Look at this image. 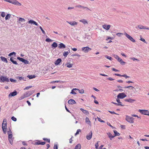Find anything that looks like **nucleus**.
<instances>
[{
	"label": "nucleus",
	"instance_id": "nucleus-1",
	"mask_svg": "<svg viewBox=\"0 0 149 149\" xmlns=\"http://www.w3.org/2000/svg\"><path fill=\"white\" fill-rule=\"evenodd\" d=\"M7 123L6 119H3V122L2 124V128L3 132L4 134H6V130L7 127Z\"/></svg>",
	"mask_w": 149,
	"mask_h": 149
},
{
	"label": "nucleus",
	"instance_id": "nucleus-2",
	"mask_svg": "<svg viewBox=\"0 0 149 149\" xmlns=\"http://www.w3.org/2000/svg\"><path fill=\"white\" fill-rule=\"evenodd\" d=\"M134 118L132 117L129 116L127 115L126 116L125 118L126 120L128 122L130 123H133L134 122Z\"/></svg>",
	"mask_w": 149,
	"mask_h": 149
},
{
	"label": "nucleus",
	"instance_id": "nucleus-3",
	"mask_svg": "<svg viewBox=\"0 0 149 149\" xmlns=\"http://www.w3.org/2000/svg\"><path fill=\"white\" fill-rule=\"evenodd\" d=\"M124 35L130 41L132 42H135L136 41L131 36H130L126 32H125L124 33Z\"/></svg>",
	"mask_w": 149,
	"mask_h": 149
},
{
	"label": "nucleus",
	"instance_id": "nucleus-4",
	"mask_svg": "<svg viewBox=\"0 0 149 149\" xmlns=\"http://www.w3.org/2000/svg\"><path fill=\"white\" fill-rule=\"evenodd\" d=\"M139 111L142 114L149 116V111L146 110H139Z\"/></svg>",
	"mask_w": 149,
	"mask_h": 149
},
{
	"label": "nucleus",
	"instance_id": "nucleus-5",
	"mask_svg": "<svg viewBox=\"0 0 149 149\" xmlns=\"http://www.w3.org/2000/svg\"><path fill=\"white\" fill-rule=\"evenodd\" d=\"M92 49L88 47H83L81 48V50L85 53H88L89 51L91 50Z\"/></svg>",
	"mask_w": 149,
	"mask_h": 149
},
{
	"label": "nucleus",
	"instance_id": "nucleus-6",
	"mask_svg": "<svg viewBox=\"0 0 149 149\" xmlns=\"http://www.w3.org/2000/svg\"><path fill=\"white\" fill-rule=\"evenodd\" d=\"M17 58L19 60L22 62L23 63H24L25 64H29L30 63V62L29 61L25 60L22 58L17 57Z\"/></svg>",
	"mask_w": 149,
	"mask_h": 149
},
{
	"label": "nucleus",
	"instance_id": "nucleus-7",
	"mask_svg": "<svg viewBox=\"0 0 149 149\" xmlns=\"http://www.w3.org/2000/svg\"><path fill=\"white\" fill-rule=\"evenodd\" d=\"M0 79L1 81L2 82H4L5 81L8 82L9 81V79L6 77L1 76L0 77Z\"/></svg>",
	"mask_w": 149,
	"mask_h": 149
},
{
	"label": "nucleus",
	"instance_id": "nucleus-8",
	"mask_svg": "<svg viewBox=\"0 0 149 149\" xmlns=\"http://www.w3.org/2000/svg\"><path fill=\"white\" fill-rule=\"evenodd\" d=\"M126 95L124 93H119L117 95L118 98L123 99L126 97Z\"/></svg>",
	"mask_w": 149,
	"mask_h": 149
},
{
	"label": "nucleus",
	"instance_id": "nucleus-9",
	"mask_svg": "<svg viewBox=\"0 0 149 149\" xmlns=\"http://www.w3.org/2000/svg\"><path fill=\"white\" fill-rule=\"evenodd\" d=\"M34 91L32 90L26 92L24 94L25 97H27L28 96H29L31 95L33 93H34Z\"/></svg>",
	"mask_w": 149,
	"mask_h": 149
},
{
	"label": "nucleus",
	"instance_id": "nucleus-10",
	"mask_svg": "<svg viewBox=\"0 0 149 149\" xmlns=\"http://www.w3.org/2000/svg\"><path fill=\"white\" fill-rule=\"evenodd\" d=\"M11 3L17 6H20L21 4L16 0H12Z\"/></svg>",
	"mask_w": 149,
	"mask_h": 149
},
{
	"label": "nucleus",
	"instance_id": "nucleus-11",
	"mask_svg": "<svg viewBox=\"0 0 149 149\" xmlns=\"http://www.w3.org/2000/svg\"><path fill=\"white\" fill-rule=\"evenodd\" d=\"M17 92L15 91L13 92L10 93L8 95L9 97H10L12 96H14L17 94Z\"/></svg>",
	"mask_w": 149,
	"mask_h": 149
},
{
	"label": "nucleus",
	"instance_id": "nucleus-12",
	"mask_svg": "<svg viewBox=\"0 0 149 149\" xmlns=\"http://www.w3.org/2000/svg\"><path fill=\"white\" fill-rule=\"evenodd\" d=\"M92 131H91L89 132L88 134L86 136V139L88 140H90L92 138Z\"/></svg>",
	"mask_w": 149,
	"mask_h": 149
},
{
	"label": "nucleus",
	"instance_id": "nucleus-13",
	"mask_svg": "<svg viewBox=\"0 0 149 149\" xmlns=\"http://www.w3.org/2000/svg\"><path fill=\"white\" fill-rule=\"evenodd\" d=\"M28 22L29 24H33L37 26L38 25V24L36 22L32 20H30Z\"/></svg>",
	"mask_w": 149,
	"mask_h": 149
},
{
	"label": "nucleus",
	"instance_id": "nucleus-14",
	"mask_svg": "<svg viewBox=\"0 0 149 149\" xmlns=\"http://www.w3.org/2000/svg\"><path fill=\"white\" fill-rule=\"evenodd\" d=\"M138 27L140 29H146L149 30V28L147 27L146 26H143L141 25H139L138 26Z\"/></svg>",
	"mask_w": 149,
	"mask_h": 149
},
{
	"label": "nucleus",
	"instance_id": "nucleus-15",
	"mask_svg": "<svg viewBox=\"0 0 149 149\" xmlns=\"http://www.w3.org/2000/svg\"><path fill=\"white\" fill-rule=\"evenodd\" d=\"M67 22L70 24V25L72 26H74L75 25H77V23L75 21L72 22H68L67 21Z\"/></svg>",
	"mask_w": 149,
	"mask_h": 149
},
{
	"label": "nucleus",
	"instance_id": "nucleus-16",
	"mask_svg": "<svg viewBox=\"0 0 149 149\" xmlns=\"http://www.w3.org/2000/svg\"><path fill=\"white\" fill-rule=\"evenodd\" d=\"M110 26H111L110 25L104 24L102 25V27L106 30H108Z\"/></svg>",
	"mask_w": 149,
	"mask_h": 149
},
{
	"label": "nucleus",
	"instance_id": "nucleus-17",
	"mask_svg": "<svg viewBox=\"0 0 149 149\" xmlns=\"http://www.w3.org/2000/svg\"><path fill=\"white\" fill-rule=\"evenodd\" d=\"M25 19H24L22 17H19L17 22L18 23L21 24L22 22H25Z\"/></svg>",
	"mask_w": 149,
	"mask_h": 149
},
{
	"label": "nucleus",
	"instance_id": "nucleus-18",
	"mask_svg": "<svg viewBox=\"0 0 149 149\" xmlns=\"http://www.w3.org/2000/svg\"><path fill=\"white\" fill-rule=\"evenodd\" d=\"M68 103L69 104H72L76 103L75 101L72 99H71L68 101Z\"/></svg>",
	"mask_w": 149,
	"mask_h": 149
},
{
	"label": "nucleus",
	"instance_id": "nucleus-19",
	"mask_svg": "<svg viewBox=\"0 0 149 149\" xmlns=\"http://www.w3.org/2000/svg\"><path fill=\"white\" fill-rule=\"evenodd\" d=\"M117 60L119 62H120V64L122 65H125L126 63L125 62L123 61L120 58H119Z\"/></svg>",
	"mask_w": 149,
	"mask_h": 149
},
{
	"label": "nucleus",
	"instance_id": "nucleus-20",
	"mask_svg": "<svg viewBox=\"0 0 149 149\" xmlns=\"http://www.w3.org/2000/svg\"><path fill=\"white\" fill-rule=\"evenodd\" d=\"M85 122L86 123L91 126V122L90 121L89 118L87 117L86 118Z\"/></svg>",
	"mask_w": 149,
	"mask_h": 149
},
{
	"label": "nucleus",
	"instance_id": "nucleus-21",
	"mask_svg": "<svg viewBox=\"0 0 149 149\" xmlns=\"http://www.w3.org/2000/svg\"><path fill=\"white\" fill-rule=\"evenodd\" d=\"M62 60L61 58H58V59L55 62V64L56 65H58L59 63Z\"/></svg>",
	"mask_w": 149,
	"mask_h": 149
},
{
	"label": "nucleus",
	"instance_id": "nucleus-22",
	"mask_svg": "<svg viewBox=\"0 0 149 149\" xmlns=\"http://www.w3.org/2000/svg\"><path fill=\"white\" fill-rule=\"evenodd\" d=\"M125 101L129 102L132 103L135 101V100L132 99L131 98L126 99L125 100Z\"/></svg>",
	"mask_w": 149,
	"mask_h": 149
},
{
	"label": "nucleus",
	"instance_id": "nucleus-23",
	"mask_svg": "<svg viewBox=\"0 0 149 149\" xmlns=\"http://www.w3.org/2000/svg\"><path fill=\"white\" fill-rule=\"evenodd\" d=\"M80 110L83 112V113L85 114H89V112L86 110H84L82 108H81Z\"/></svg>",
	"mask_w": 149,
	"mask_h": 149
},
{
	"label": "nucleus",
	"instance_id": "nucleus-24",
	"mask_svg": "<svg viewBox=\"0 0 149 149\" xmlns=\"http://www.w3.org/2000/svg\"><path fill=\"white\" fill-rule=\"evenodd\" d=\"M58 47L60 48H64L65 47V46L63 43H61L59 44Z\"/></svg>",
	"mask_w": 149,
	"mask_h": 149
},
{
	"label": "nucleus",
	"instance_id": "nucleus-25",
	"mask_svg": "<svg viewBox=\"0 0 149 149\" xmlns=\"http://www.w3.org/2000/svg\"><path fill=\"white\" fill-rule=\"evenodd\" d=\"M79 22L83 23L84 24H88V22L85 19H82L79 20Z\"/></svg>",
	"mask_w": 149,
	"mask_h": 149
},
{
	"label": "nucleus",
	"instance_id": "nucleus-26",
	"mask_svg": "<svg viewBox=\"0 0 149 149\" xmlns=\"http://www.w3.org/2000/svg\"><path fill=\"white\" fill-rule=\"evenodd\" d=\"M0 58L2 61L5 62L6 63H7L8 62V61L7 59L5 57L3 56H1L0 57Z\"/></svg>",
	"mask_w": 149,
	"mask_h": 149
},
{
	"label": "nucleus",
	"instance_id": "nucleus-27",
	"mask_svg": "<svg viewBox=\"0 0 149 149\" xmlns=\"http://www.w3.org/2000/svg\"><path fill=\"white\" fill-rule=\"evenodd\" d=\"M107 134L109 137V138L111 140L112 138H114V136L112 135L110 132L107 133Z\"/></svg>",
	"mask_w": 149,
	"mask_h": 149
},
{
	"label": "nucleus",
	"instance_id": "nucleus-28",
	"mask_svg": "<svg viewBox=\"0 0 149 149\" xmlns=\"http://www.w3.org/2000/svg\"><path fill=\"white\" fill-rule=\"evenodd\" d=\"M58 46L56 42H54L52 45V47L56 48Z\"/></svg>",
	"mask_w": 149,
	"mask_h": 149
},
{
	"label": "nucleus",
	"instance_id": "nucleus-29",
	"mask_svg": "<svg viewBox=\"0 0 149 149\" xmlns=\"http://www.w3.org/2000/svg\"><path fill=\"white\" fill-rule=\"evenodd\" d=\"M11 15L10 14H7L5 18V20H7L10 19L11 17Z\"/></svg>",
	"mask_w": 149,
	"mask_h": 149
},
{
	"label": "nucleus",
	"instance_id": "nucleus-30",
	"mask_svg": "<svg viewBox=\"0 0 149 149\" xmlns=\"http://www.w3.org/2000/svg\"><path fill=\"white\" fill-rule=\"evenodd\" d=\"M81 145L80 144H77L75 147L74 149H81Z\"/></svg>",
	"mask_w": 149,
	"mask_h": 149
},
{
	"label": "nucleus",
	"instance_id": "nucleus-31",
	"mask_svg": "<svg viewBox=\"0 0 149 149\" xmlns=\"http://www.w3.org/2000/svg\"><path fill=\"white\" fill-rule=\"evenodd\" d=\"M10 61H11V62H12L14 64H16V65H17L18 64L17 63V62L15 61H14L13 58L12 57H11L10 58Z\"/></svg>",
	"mask_w": 149,
	"mask_h": 149
},
{
	"label": "nucleus",
	"instance_id": "nucleus-32",
	"mask_svg": "<svg viewBox=\"0 0 149 149\" xmlns=\"http://www.w3.org/2000/svg\"><path fill=\"white\" fill-rule=\"evenodd\" d=\"M36 77V76L34 75H28L27 76V77L29 78V79H32L33 78H35Z\"/></svg>",
	"mask_w": 149,
	"mask_h": 149
},
{
	"label": "nucleus",
	"instance_id": "nucleus-33",
	"mask_svg": "<svg viewBox=\"0 0 149 149\" xmlns=\"http://www.w3.org/2000/svg\"><path fill=\"white\" fill-rule=\"evenodd\" d=\"M69 52H65L63 54V56L65 57H66L69 54V53H70V50H69Z\"/></svg>",
	"mask_w": 149,
	"mask_h": 149
},
{
	"label": "nucleus",
	"instance_id": "nucleus-34",
	"mask_svg": "<svg viewBox=\"0 0 149 149\" xmlns=\"http://www.w3.org/2000/svg\"><path fill=\"white\" fill-rule=\"evenodd\" d=\"M113 132L115 134V135L114 136V137L116 136H119L120 135V133L118 132L116 130H114Z\"/></svg>",
	"mask_w": 149,
	"mask_h": 149
},
{
	"label": "nucleus",
	"instance_id": "nucleus-35",
	"mask_svg": "<svg viewBox=\"0 0 149 149\" xmlns=\"http://www.w3.org/2000/svg\"><path fill=\"white\" fill-rule=\"evenodd\" d=\"M77 90V88H73V89H72L71 91V92H70L71 94H73L74 95H75L76 94V92H75L74 91V90Z\"/></svg>",
	"mask_w": 149,
	"mask_h": 149
},
{
	"label": "nucleus",
	"instance_id": "nucleus-36",
	"mask_svg": "<svg viewBox=\"0 0 149 149\" xmlns=\"http://www.w3.org/2000/svg\"><path fill=\"white\" fill-rule=\"evenodd\" d=\"M53 40L49 38H47L45 39V41L47 42H50L53 41Z\"/></svg>",
	"mask_w": 149,
	"mask_h": 149
},
{
	"label": "nucleus",
	"instance_id": "nucleus-37",
	"mask_svg": "<svg viewBox=\"0 0 149 149\" xmlns=\"http://www.w3.org/2000/svg\"><path fill=\"white\" fill-rule=\"evenodd\" d=\"M66 65H67V67L68 68H71L72 66V64H71L67 63V64H66Z\"/></svg>",
	"mask_w": 149,
	"mask_h": 149
},
{
	"label": "nucleus",
	"instance_id": "nucleus-38",
	"mask_svg": "<svg viewBox=\"0 0 149 149\" xmlns=\"http://www.w3.org/2000/svg\"><path fill=\"white\" fill-rule=\"evenodd\" d=\"M99 141H98L97 143L95 144V146L96 149H98V147L99 146Z\"/></svg>",
	"mask_w": 149,
	"mask_h": 149
},
{
	"label": "nucleus",
	"instance_id": "nucleus-39",
	"mask_svg": "<svg viewBox=\"0 0 149 149\" xmlns=\"http://www.w3.org/2000/svg\"><path fill=\"white\" fill-rule=\"evenodd\" d=\"M14 55L15 56L16 55V53L15 52H11V53H10L8 56H11L12 55Z\"/></svg>",
	"mask_w": 149,
	"mask_h": 149
},
{
	"label": "nucleus",
	"instance_id": "nucleus-40",
	"mask_svg": "<svg viewBox=\"0 0 149 149\" xmlns=\"http://www.w3.org/2000/svg\"><path fill=\"white\" fill-rule=\"evenodd\" d=\"M6 15V14L5 12H1V16L2 17H4Z\"/></svg>",
	"mask_w": 149,
	"mask_h": 149
},
{
	"label": "nucleus",
	"instance_id": "nucleus-41",
	"mask_svg": "<svg viewBox=\"0 0 149 149\" xmlns=\"http://www.w3.org/2000/svg\"><path fill=\"white\" fill-rule=\"evenodd\" d=\"M105 57L109 59L110 60H111L112 59V58L111 57L107 55H105Z\"/></svg>",
	"mask_w": 149,
	"mask_h": 149
},
{
	"label": "nucleus",
	"instance_id": "nucleus-42",
	"mask_svg": "<svg viewBox=\"0 0 149 149\" xmlns=\"http://www.w3.org/2000/svg\"><path fill=\"white\" fill-rule=\"evenodd\" d=\"M77 90L78 91H79V92L81 94H82L84 93V90L83 89H81V90H79V89H77Z\"/></svg>",
	"mask_w": 149,
	"mask_h": 149
},
{
	"label": "nucleus",
	"instance_id": "nucleus-43",
	"mask_svg": "<svg viewBox=\"0 0 149 149\" xmlns=\"http://www.w3.org/2000/svg\"><path fill=\"white\" fill-rule=\"evenodd\" d=\"M130 59L133 60L134 61L136 60V61H139V59H136V58H134V57L130 58Z\"/></svg>",
	"mask_w": 149,
	"mask_h": 149
},
{
	"label": "nucleus",
	"instance_id": "nucleus-44",
	"mask_svg": "<svg viewBox=\"0 0 149 149\" xmlns=\"http://www.w3.org/2000/svg\"><path fill=\"white\" fill-rule=\"evenodd\" d=\"M39 28H40V29H41V30L42 31V33L44 34H45V31L43 30V29H42V27L41 26H40L39 27Z\"/></svg>",
	"mask_w": 149,
	"mask_h": 149
},
{
	"label": "nucleus",
	"instance_id": "nucleus-45",
	"mask_svg": "<svg viewBox=\"0 0 149 149\" xmlns=\"http://www.w3.org/2000/svg\"><path fill=\"white\" fill-rule=\"evenodd\" d=\"M43 139L44 140V141H47V142L49 143H50V140L49 139H48L47 138H43Z\"/></svg>",
	"mask_w": 149,
	"mask_h": 149
},
{
	"label": "nucleus",
	"instance_id": "nucleus-46",
	"mask_svg": "<svg viewBox=\"0 0 149 149\" xmlns=\"http://www.w3.org/2000/svg\"><path fill=\"white\" fill-rule=\"evenodd\" d=\"M41 141H40L38 140L37 142L35 143V145H40Z\"/></svg>",
	"mask_w": 149,
	"mask_h": 149
},
{
	"label": "nucleus",
	"instance_id": "nucleus-47",
	"mask_svg": "<svg viewBox=\"0 0 149 149\" xmlns=\"http://www.w3.org/2000/svg\"><path fill=\"white\" fill-rule=\"evenodd\" d=\"M11 119L14 121H16L17 120V118L14 116H13L11 117Z\"/></svg>",
	"mask_w": 149,
	"mask_h": 149
},
{
	"label": "nucleus",
	"instance_id": "nucleus-48",
	"mask_svg": "<svg viewBox=\"0 0 149 149\" xmlns=\"http://www.w3.org/2000/svg\"><path fill=\"white\" fill-rule=\"evenodd\" d=\"M81 131V130L80 129H78L77 130L76 133L75 134V135H76L79 134V132Z\"/></svg>",
	"mask_w": 149,
	"mask_h": 149
},
{
	"label": "nucleus",
	"instance_id": "nucleus-49",
	"mask_svg": "<svg viewBox=\"0 0 149 149\" xmlns=\"http://www.w3.org/2000/svg\"><path fill=\"white\" fill-rule=\"evenodd\" d=\"M9 130H8V131H7V134L8 135H9L10 134H12V132L10 129V128L9 129Z\"/></svg>",
	"mask_w": 149,
	"mask_h": 149
},
{
	"label": "nucleus",
	"instance_id": "nucleus-50",
	"mask_svg": "<svg viewBox=\"0 0 149 149\" xmlns=\"http://www.w3.org/2000/svg\"><path fill=\"white\" fill-rule=\"evenodd\" d=\"M116 35L117 36L120 37V36H121V35H123V33H116Z\"/></svg>",
	"mask_w": 149,
	"mask_h": 149
},
{
	"label": "nucleus",
	"instance_id": "nucleus-51",
	"mask_svg": "<svg viewBox=\"0 0 149 149\" xmlns=\"http://www.w3.org/2000/svg\"><path fill=\"white\" fill-rule=\"evenodd\" d=\"M98 118V120L99 121H100L101 122H102V123H104L105 122V121H104L102 120L100 118Z\"/></svg>",
	"mask_w": 149,
	"mask_h": 149
},
{
	"label": "nucleus",
	"instance_id": "nucleus-52",
	"mask_svg": "<svg viewBox=\"0 0 149 149\" xmlns=\"http://www.w3.org/2000/svg\"><path fill=\"white\" fill-rule=\"evenodd\" d=\"M107 124L108 125H109V126H110V127H111L113 129L114 128V127H113L112 126L110 123L109 122H107Z\"/></svg>",
	"mask_w": 149,
	"mask_h": 149
},
{
	"label": "nucleus",
	"instance_id": "nucleus-53",
	"mask_svg": "<svg viewBox=\"0 0 149 149\" xmlns=\"http://www.w3.org/2000/svg\"><path fill=\"white\" fill-rule=\"evenodd\" d=\"M12 134H10L9 135H8V139H11L12 137Z\"/></svg>",
	"mask_w": 149,
	"mask_h": 149
},
{
	"label": "nucleus",
	"instance_id": "nucleus-54",
	"mask_svg": "<svg viewBox=\"0 0 149 149\" xmlns=\"http://www.w3.org/2000/svg\"><path fill=\"white\" fill-rule=\"evenodd\" d=\"M75 7H77V8H84L83 6H82L80 5L76 6H75Z\"/></svg>",
	"mask_w": 149,
	"mask_h": 149
},
{
	"label": "nucleus",
	"instance_id": "nucleus-55",
	"mask_svg": "<svg viewBox=\"0 0 149 149\" xmlns=\"http://www.w3.org/2000/svg\"><path fill=\"white\" fill-rule=\"evenodd\" d=\"M58 146L57 145L55 144L54 147V149H58Z\"/></svg>",
	"mask_w": 149,
	"mask_h": 149
},
{
	"label": "nucleus",
	"instance_id": "nucleus-56",
	"mask_svg": "<svg viewBox=\"0 0 149 149\" xmlns=\"http://www.w3.org/2000/svg\"><path fill=\"white\" fill-rule=\"evenodd\" d=\"M114 57L116 59H117V60L119 58L118 56L116 55H114Z\"/></svg>",
	"mask_w": 149,
	"mask_h": 149
},
{
	"label": "nucleus",
	"instance_id": "nucleus-57",
	"mask_svg": "<svg viewBox=\"0 0 149 149\" xmlns=\"http://www.w3.org/2000/svg\"><path fill=\"white\" fill-rule=\"evenodd\" d=\"M10 81L12 82H15L16 81V80H14V79H12V78H10Z\"/></svg>",
	"mask_w": 149,
	"mask_h": 149
},
{
	"label": "nucleus",
	"instance_id": "nucleus-58",
	"mask_svg": "<svg viewBox=\"0 0 149 149\" xmlns=\"http://www.w3.org/2000/svg\"><path fill=\"white\" fill-rule=\"evenodd\" d=\"M140 40H141V41L144 42V43H146V41H145V40L144 39L142 38H141V39H140Z\"/></svg>",
	"mask_w": 149,
	"mask_h": 149
},
{
	"label": "nucleus",
	"instance_id": "nucleus-59",
	"mask_svg": "<svg viewBox=\"0 0 149 149\" xmlns=\"http://www.w3.org/2000/svg\"><path fill=\"white\" fill-rule=\"evenodd\" d=\"M125 87L126 88H129L130 87V88H131V89L132 90H133V89L134 88V87H133V86H131Z\"/></svg>",
	"mask_w": 149,
	"mask_h": 149
},
{
	"label": "nucleus",
	"instance_id": "nucleus-60",
	"mask_svg": "<svg viewBox=\"0 0 149 149\" xmlns=\"http://www.w3.org/2000/svg\"><path fill=\"white\" fill-rule=\"evenodd\" d=\"M109 111V112L110 113H111L112 114H116L118 115V114L116 113L114 111Z\"/></svg>",
	"mask_w": 149,
	"mask_h": 149
},
{
	"label": "nucleus",
	"instance_id": "nucleus-61",
	"mask_svg": "<svg viewBox=\"0 0 149 149\" xmlns=\"http://www.w3.org/2000/svg\"><path fill=\"white\" fill-rule=\"evenodd\" d=\"M10 143L11 144H12L13 143V140L12 139H8Z\"/></svg>",
	"mask_w": 149,
	"mask_h": 149
},
{
	"label": "nucleus",
	"instance_id": "nucleus-62",
	"mask_svg": "<svg viewBox=\"0 0 149 149\" xmlns=\"http://www.w3.org/2000/svg\"><path fill=\"white\" fill-rule=\"evenodd\" d=\"M72 56H77L78 57H80V55H79L78 54H73L72 55Z\"/></svg>",
	"mask_w": 149,
	"mask_h": 149
},
{
	"label": "nucleus",
	"instance_id": "nucleus-63",
	"mask_svg": "<svg viewBox=\"0 0 149 149\" xmlns=\"http://www.w3.org/2000/svg\"><path fill=\"white\" fill-rule=\"evenodd\" d=\"M116 91H120V92H122L123 91V90L121 89H117Z\"/></svg>",
	"mask_w": 149,
	"mask_h": 149
},
{
	"label": "nucleus",
	"instance_id": "nucleus-64",
	"mask_svg": "<svg viewBox=\"0 0 149 149\" xmlns=\"http://www.w3.org/2000/svg\"><path fill=\"white\" fill-rule=\"evenodd\" d=\"M31 87H32V86H27V87H26L24 89L28 90V89H29V88H31Z\"/></svg>",
	"mask_w": 149,
	"mask_h": 149
}]
</instances>
